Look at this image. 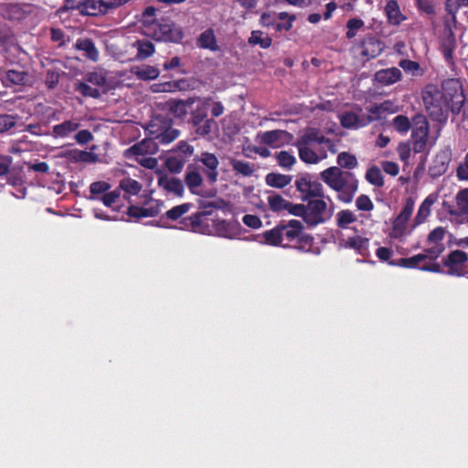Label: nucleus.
<instances>
[{
    "mask_svg": "<svg viewBox=\"0 0 468 468\" xmlns=\"http://www.w3.org/2000/svg\"><path fill=\"white\" fill-rule=\"evenodd\" d=\"M423 101L430 116L439 122L447 119L451 110L458 114L464 102L461 84L456 80H445L441 88L428 85L422 93Z\"/></svg>",
    "mask_w": 468,
    "mask_h": 468,
    "instance_id": "f257e3e1",
    "label": "nucleus"
},
{
    "mask_svg": "<svg viewBox=\"0 0 468 468\" xmlns=\"http://www.w3.org/2000/svg\"><path fill=\"white\" fill-rule=\"evenodd\" d=\"M261 239L262 244L293 248L302 251H308L313 246V238L303 232V223L296 219L277 225L265 231Z\"/></svg>",
    "mask_w": 468,
    "mask_h": 468,
    "instance_id": "f03ea898",
    "label": "nucleus"
},
{
    "mask_svg": "<svg viewBox=\"0 0 468 468\" xmlns=\"http://www.w3.org/2000/svg\"><path fill=\"white\" fill-rule=\"evenodd\" d=\"M300 159L306 164H318L327 158V151L336 153V145L314 129L308 130L296 143Z\"/></svg>",
    "mask_w": 468,
    "mask_h": 468,
    "instance_id": "7ed1b4c3",
    "label": "nucleus"
},
{
    "mask_svg": "<svg viewBox=\"0 0 468 468\" xmlns=\"http://www.w3.org/2000/svg\"><path fill=\"white\" fill-rule=\"evenodd\" d=\"M320 178L337 194L343 203H350L358 189V180L350 172L343 171L338 166H331L320 173Z\"/></svg>",
    "mask_w": 468,
    "mask_h": 468,
    "instance_id": "20e7f679",
    "label": "nucleus"
},
{
    "mask_svg": "<svg viewBox=\"0 0 468 468\" xmlns=\"http://www.w3.org/2000/svg\"><path fill=\"white\" fill-rule=\"evenodd\" d=\"M216 207L212 202L202 201L200 203L201 212L196 213L183 220L186 228H190L194 232H201L208 235H217L218 237L233 239L235 231L233 225L223 218H212V229L205 230L202 227L203 218L212 215V208Z\"/></svg>",
    "mask_w": 468,
    "mask_h": 468,
    "instance_id": "39448f33",
    "label": "nucleus"
},
{
    "mask_svg": "<svg viewBox=\"0 0 468 468\" xmlns=\"http://www.w3.org/2000/svg\"><path fill=\"white\" fill-rule=\"evenodd\" d=\"M415 207V200L412 197H407L402 205L399 213L392 221V227L389 236L395 239H403L410 235L414 229L412 225L409 228V222L412 217Z\"/></svg>",
    "mask_w": 468,
    "mask_h": 468,
    "instance_id": "423d86ee",
    "label": "nucleus"
},
{
    "mask_svg": "<svg viewBox=\"0 0 468 468\" xmlns=\"http://www.w3.org/2000/svg\"><path fill=\"white\" fill-rule=\"evenodd\" d=\"M333 214L324 197L310 200L303 212V219L309 225H318L325 222Z\"/></svg>",
    "mask_w": 468,
    "mask_h": 468,
    "instance_id": "0eeeda50",
    "label": "nucleus"
},
{
    "mask_svg": "<svg viewBox=\"0 0 468 468\" xmlns=\"http://www.w3.org/2000/svg\"><path fill=\"white\" fill-rule=\"evenodd\" d=\"M146 32L156 41L180 42L184 37L182 28L173 23L154 24Z\"/></svg>",
    "mask_w": 468,
    "mask_h": 468,
    "instance_id": "6e6552de",
    "label": "nucleus"
},
{
    "mask_svg": "<svg viewBox=\"0 0 468 468\" xmlns=\"http://www.w3.org/2000/svg\"><path fill=\"white\" fill-rule=\"evenodd\" d=\"M429 122L424 115H416L412 121L411 143L415 153L425 151L428 142Z\"/></svg>",
    "mask_w": 468,
    "mask_h": 468,
    "instance_id": "1a4fd4ad",
    "label": "nucleus"
},
{
    "mask_svg": "<svg viewBox=\"0 0 468 468\" xmlns=\"http://www.w3.org/2000/svg\"><path fill=\"white\" fill-rule=\"evenodd\" d=\"M150 133L160 144H168L179 136V131L171 126L170 122L155 119L149 127Z\"/></svg>",
    "mask_w": 468,
    "mask_h": 468,
    "instance_id": "9d476101",
    "label": "nucleus"
},
{
    "mask_svg": "<svg viewBox=\"0 0 468 468\" xmlns=\"http://www.w3.org/2000/svg\"><path fill=\"white\" fill-rule=\"evenodd\" d=\"M30 4L2 3L0 4V16L10 21H20L34 11Z\"/></svg>",
    "mask_w": 468,
    "mask_h": 468,
    "instance_id": "9b49d317",
    "label": "nucleus"
},
{
    "mask_svg": "<svg viewBox=\"0 0 468 468\" xmlns=\"http://www.w3.org/2000/svg\"><path fill=\"white\" fill-rule=\"evenodd\" d=\"M195 160L203 165L202 172L206 176L208 183H216L218 177L219 165L218 157L214 154L202 152Z\"/></svg>",
    "mask_w": 468,
    "mask_h": 468,
    "instance_id": "f8f14e48",
    "label": "nucleus"
},
{
    "mask_svg": "<svg viewBox=\"0 0 468 468\" xmlns=\"http://www.w3.org/2000/svg\"><path fill=\"white\" fill-rule=\"evenodd\" d=\"M296 188L305 198L307 197H325L324 195L323 185L305 175L295 181Z\"/></svg>",
    "mask_w": 468,
    "mask_h": 468,
    "instance_id": "ddd939ff",
    "label": "nucleus"
},
{
    "mask_svg": "<svg viewBox=\"0 0 468 468\" xmlns=\"http://www.w3.org/2000/svg\"><path fill=\"white\" fill-rule=\"evenodd\" d=\"M341 125L346 129H359L368 125L374 121V117L362 113L359 109L357 112H345L339 115Z\"/></svg>",
    "mask_w": 468,
    "mask_h": 468,
    "instance_id": "4468645a",
    "label": "nucleus"
},
{
    "mask_svg": "<svg viewBox=\"0 0 468 468\" xmlns=\"http://www.w3.org/2000/svg\"><path fill=\"white\" fill-rule=\"evenodd\" d=\"M261 143L270 145L272 148H279L290 144L292 139L291 133L283 130H272L261 133L258 135Z\"/></svg>",
    "mask_w": 468,
    "mask_h": 468,
    "instance_id": "2eb2a0df",
    "label": "nucleus"
},
{
    "mask_svg": "<svg viewBox=\"0 0 468 468\" xmlns=\"http://www.w3.org/2000/svg\"><path fill=\"white\" fill-rule=\"evenodd\" d=\"M452 159V153L450 149L440 151L431 165L429 167L430 176L433 178L439 177L446 173Z\"/></svg>",
    "mask_w": 468,
    "mask_h": 468,
    "instance_id": "dca6fc26",
    "label": "nucleus"
},
{
    "mask_svg": "<svg viewBox=\"0 0 468 468\" xmlns=\"http://www.w3.org/2000/svg\"><path fill=\"white\" fill-rule=\"evenodd\" d=\"M157 149L158 146L153 139H144L127 149L125 156L127 158H139L144 155L154 154L157 152Z\"/></svg>",
    "mask_w": 468,
    "mask_h": 468,
    "instance_id": "f3484780",
    "label": "nucleus"
},
{
    "mask_svg": "<svg viewBox=\"0 0 468 468\" xmlns=\"http://www.w3.org/2000/svg\"><path fill=\"white\" fill-rule=\"evenodd\" d=\"M468 261V254L462 250H454L450 253L444 261V264L449 267L448 273L451 275H463V265Z\"/></svg>",
    "mask_w": 468,
    "mask_h": 468,
    "instance_id": "a211bd4d",
    "label": "nucleus"
},
{
    "mask_svg": "<svg viewBox=\"0 0 468 468\" xmlns=\"http://www.w3.org/2000/svg\"><path fill=\"white\" fill-rule=\"evenodd\" d=\"M456 209H451V216L462 217L458 223L468 222V188L460 190L455 196Z\"/></svg>",
    "mask_w": 468,
    "mask_h": 468,
    "instance_id": "6ab92c4d",
    "label": "nucleus"
},
{
    "mask_svg": "<svg viewBox=\"0 0 468 468\" xmlns=\"http://www.w3.org/2000/svg\"><path fill=\"white\" fill-rule=\"evenodd\" d=\"M437 197L433 194L429 195L420 204L418 208L417 214L412 221V229L423 224L431 216V207L436 202Z\"/></svg>",
    "mask_w": 468,
    "mask_h": 468,
    "instance_id": "aec40b11",
    "label": "nucleus"
},
{
    "mask_svg": "<svg viewBox=\"0 0 468 468\" xmlns=\"http://www.w3.org/2000/svg\"><path fill=\"white\" fill-rule=\"evenodd\" d=\"M158 186L168 193L181 197L184 193V185L180 179L165 174L158 175Z\"/></svg>",
    "mask_w": 468,
    "mask_h": 468,
    "instance_id": "412c9836",
    "label": "nucleus"
},
{
    "mask_svg": "<svg viewBox=\"0 0 468 468\" xmlns=\"http://www.w3.org/2000/svg\"><path fill=\"white\" fill-rule=\"evenodd\" d=\"M80 123L74 120H67L61 123L56 124L52 127L51 135L54 138H68L71 133L76 132Z\"/></svg>",
    "mask_w": 468,
    "mask_h": 468,
    "instance_id": "4be33fe9",
    "label": "nucleus"
},
{
    "mask_svg": "<svg viewBox=\"0 0 468 468\" xmlns=\"http://www.w3.org/2000/svg\"><path fill=\"white\" fill-rule=\"evenodd\" d=\"M97 0H66L67 9H76L88 16H96Z\"/></svg>",
    "mask_w": 468,
    "mask_h": 468,
    "instance_id": "5701e85b",
    "label": "nucleus"
},
{
    "mask_svg": "<svg viewBox=\"0 0 468 468\" xmlns=\"http://www.w3.org/2000/svg\"><path fill=\"white\" fill-rule=\"evenodd\" d=\"M192 204L190 203H183L178 206H175L172 208L168 209L165 215L162 216V219H168L172 221H177L181 219L180 223L183 225L181 227V229H191L190 228H186L185 224L183 223V220L186 218H183L184 215H186L192 207Z\"/></svg>",
    "mask_w": 468,
    "mask_h": 468,
    "instance_id": "b1692460",
    "label": "nucleus"
},
{
    "mask_svg": "<svg viewBox=\"0 0 468 468\" xmlns=\"http://www.w3.org/2000/svg\"><path fill=\"white\" fill-rule=\"evenodd\" d=\"M376 80L382 85H391L401 79V71L398 68H388L377 71Z\"/></svg>",
    "mask_w": 468,
    "mask_h": 468,
    "instance_id": "393cba45",
    "label": "nucleus"
},
{
    "mask_svg": "<svg viewBox=\"0 0 468 468\" xmlns=\"http://www.w3.org/2000/svg\"><path fill=\"white\" fill-rule=\"evenodd\" d=\"M76 49L82 51L83 55L91 61H98L99 50L90 38H80L75 43Z\"/></svg>",
    "mask_w": 468,
    "mask_h": 468,
    "instance_id": "a878e982",
    "label": "nucleus"
},
{
    "mask_svg": "<svg viewBox=\"0 0 468 468\" xmlns=\"http://www.w3.org/2000/svg\"><path fill=\"white\" fill-rule=\"evenodd\" d=\"M384 45L381 41L374 37H368L362 43L361 54L367 58H373L381 54Z\"/></svg>",
    "mask_w": 468,
    "mask_h": 468,
    "instance_id": "bb28decb",
    "label": "nucleus"
},
{
    "mask_svg": "<svg viewBox=\"0 0 468 468\" xmlns=\"http://www.w3.org/2000/svg\"><path fill=\"white\" fill-rule=\"evenodd\" d=\"M131 72L141 80H153L160 75V70L151 65L133 66L131 69Z\"/></svg>",
    "mask_w": 468,
    "mask_h": 468,
    "instance_id": "cd10ccee",
    "label": "nucleus"
},
{
    "mask_svg": "<svg viewBox=\"0 0 468 468\" xmlns=\"http://www.w3.org/2000/svg\"><path fill=\"white\" fill-rule=\"evenodd\" d=\"M162 204L155 202L148 207H141L136 206H131L128 209V214L133 218H147L154 217L161 211Z\"/></svg>",
    "mask_w": 468,
    "mask_h": 468,
    "instance_id": "c85d7f7f",
    "label": "nucleus"
},
{
    "mask_svg": "<svg viewBox=\"0 0 468 468\" xmlns=\"http://www.w3.org/2000/svg\"><path fill=\"white\" fill-rule=\"evenodd\" d=\"M2 81L7 87L24 85L28 81V75L24 70L9 69L2 77Z\"/></svg>",
    "mask_w": 468,
    "mask_h": 468,
    "instance_id": "c756f323",
    "label": "nucleus"
},
{
    "mask_svg": "<svg viewBox=\"0 0 468 468\" xmlns=\"http://www.w3.org/2000/svg\"><path fill=\"white\" fill-rule=\"evenodd\" d=\"M346 248L353 249L361 255L368 253L369 239L361 236L349 237L343 240Z\"/></svg>",
    "mask_w": 468,
    "mask_h": 468,
    "instance_id": "7c9ffc66",
    "label": "nucleus"
},
{
    "mask_svg": "<svg viewBox=\"0 0 468 468\" xmlns=\"http://www.w3.org/2000/svg\"><path fill=\"white\" fill-rule=\"evenodd\" d=\"M197 46L201 48L208 49L210 51H218L219 47L217 43L214 30L208 28L202 32L197 38Z\"/></svg>",
    "mask_w": 468,
    "mask_h": 468,
    "instance_id": "2f4dec72",
    "label": "nucleus"
},
{
    "mask_svg": "<svg viewBox=\"0 0 468 468\" xmlns=\"http://www.w3.org/2000/svg\"><path fill=\"white\" fill-rule=\"evenodd\" d=\"M385 13L388 22L392 25H399L405 20V16L401 14L398 3L394 0H389L387 3Z\"/></svg>",
    "mask_w": 468,
    "mask_h": 468,
    "instance_id": "473e14b6",
    "label": "nucleus"
},
{
    "mask_svg": "<svg viewBox=\"0 0 468 468\" xmlns=\"http://www.w3.org/2000/svg\"><path fill=\"white\" fill-rule=\"evenodd\" d=\"M456 48V41L452 33L447 34L441 42V52L445 60L449 64L453 63V50Z\"/></svg>",
    "mask_w": 468,
    "mask_h": 468,
    "instance_id": "72a5a7b5",
    "label": "nucleus"
},
{
    "mask_svg": "<svg viewBox=\"0 0 468 468\" xmlns=\"http://www.w3.org/2000/svg\"><path fill=\"white\" fill-rule=\"evenodd\" d=\"M265 180L270 186L282 188L291 183L292 177L286 175L270 173L266 176Z\"/></svg>",
    "mask_w": 468,
    "mask_h": 468,
    "instance_id": "f704fd0d",
    "label": "nucleus"
},
{
    "mask_svg": "<svg viewBox=\"0 0 468 468\" xmlns=\"http://www.w3.org/2000/svg\"><path fill=\"white\" fill-rule=\"evenodd\" d=\"M270 208L274 212H281L283 210L291 211L292 204L287 202L282 196L273 194L270 195L267 198Z\"/></svg>",
    "mask_w": 468,
    "mask_h": 468,
    "instance_id": "c9c22d12",
    "label": "nucleus"
},
{
    "mask_svg": "<svg viewBox=\"0 0 468 468\" xmlns=\"http://www.w3.org/2000/svg\"><path fill=\"white\" fill-rule=\"evenodd\" d=\"M426 259H428L427 254L420 253L410 258H401L397 262L388 261V264L392 266L397 265L404 268H416L421 261H423Z\"/></svg>",
    "mask_w": 468,
    "mask_h": 468,
    "instance_id": "e433bc0d",
    "label": "nucleus"
},
{
    "mask_svg": "<svg viewBox=\"0 0 468 468\" xmlns=\"http://www.w3.org/2000/svg\"><path fill=\"white\" fill-rule=\"evenodd\" d=\"M336 224L342 229H349L350 225L356 221V214L348 209L341 210L336 214Z\"/></svg>",
    "mask_w": 468,
    "mask_h": 468,
    "instance_id": "4c0bfd02",
    "label": "nucleus"
},
{
    "mask_svg": "<svg viewBox=\"0 0 468 468\" xmlns=\"http://www.w3.org/2000/svg\"><path fill=\"white\" fill-rule=\"evenodd\" d=\"M133 46L137 49L136 56L139 59H145V58H149L150 56H152L154 53V50H155L154 44L145 39L137 40L133 44Z\"/></svg>",
    "mask_w": 468,
    "mask_h": 468,
    "instance_id": "58836bf2",
    "label": "nucleus"
},
{
    "mask_svg": "<svg viewBox=\"0 0 468 468\" xmlns=\"http://www.w3.org/2000/svg\"><path fill=\"white\" fill-rule=\"evenodd\" d=\"M229 165L232 166V169L236 174L241 175L243 176H250L254 173L253 166L248 162L230 158Z\"/></svg>",
    "mask_w": 468,
    "mask_h": 468,
    "instance_id": "ea45409f",
    "label": "nucleus"
},
{
    "mask_svg": "<svg viewBox=\"0 0 468 468\" xmlns=\"http://www.w3.org/2000/svg\"><path fill=\"white\" fill-rule=\"evenodd\" d=\"M271 38L261 31L254 30L249 38L250 45H259L262 48H268L271 45Z\"/></svg>",
    "mask_w": 468,
    "mask_h": 468,
    "instance_id": "a19ab883",
    "label": "nucleus"
},
{
    "mask_svg": "<svg viewBox=\"0 0 468 468\" xmlns=\"http://www.w3.org/2000/svg\"><path fill=\"white\" fill-rule=\"evenodd\" d=\"M119 187L126 194L135 196L140 193L142 185L133 178L125 177L120 181Z\"/></svg>",
    "mask_w": 468,
    "mask_h": 468,
    "instance_id": "79ce46f5",
    "label": "nucleus"
},
{
    "mask_svg": "<svg viewBox=\"0 0 468 468\" xmlns=\"http://www.w3.org/2000/svg\"><path fill=\"white\" fill-rule=\"evenodd\" d=\"M277 18L281 20V22L275 24V29L277 31H289L292 27V23L296 19V16L287 12H280L277 15Z\"/></svg>",
    "mask_w": 468,
    "mask_h": 468,
    "instance_id": "37998d69",
    "label": "nucleus"
},
{
    "mask_svg": "<svg viewBox=\"0 0 468 468\" xmlns=\"http://www.w3.org/2000/svg\"><path fill=\"white\" fill-rule=\"evenodd\" d=\"M194 123L197 127V133L202 136L210 133L212 127L215 125V122L213 120L199 116L194 118Z\"/></svg>",
    "mask_w": 468,
    "mask_h": 468,
    "instance_id": "c03bdc74",
    "label": "nucleus"
},
{
    "mask_svg": "<svg viewBox=\"0 0 468 468\" xmlns=\"http://www.w3.org/2000/svg\"><path fill=\"white\" fill-rule=\"evenodd\" d=\"M185 181L192 193H197V189L202 185L203 178L197 171H188L186 173Z\"/></svg>",
    "mask_w": 468,
    "mask_h": 468,
    "instance_id": "a18cd8bd",
    "label": "nucleus"
},
{
    "mask_svg": "<svg viewBox=\"0 0 468 468\" xmlns=\"http://www.w3.org/2000/svg\"><path fill=\"white\" fill-rule=\"evenodd\" d=\"M337 164L339 168L354 169L357 166L358 162L354 154L347 152H342L337 156Z\"/></svg>",
    "mask_w": 468,
    "mask_h": 468,
    "instance_id": "49530a36",
    "label": "nucleus"
},
{
    "mask_svg": "<svg viewBox=\"0 0 468 468\" xmlns=\"http://www.w3.org/2000/svg\"><path fill=\"white\" fill-rule=\"evenodd\" d=\"M392 126L399 133L406 134L411 127V122L407 116L397 115L392 120Z\"/></svg>",
    "mask_w": 468,
    "mask_h": 468,
    "instance_id": "de8ad7c7",
    "label": "nucleus"
},
{
    "mask_svg": "<svg viewBox=\"0 0 468 468\" xmlns=\"http://www.w3.org/2000/svg\"><path fill=\"white\" fill-rule=\"evenodd\" d=\"M128 0H97L96 16L105 14L109 9L123 5Z\"/></svg>",
    "mask_w": 468,
    "mask_h": 468,
    "instance_id": "09e8293b",
    "label": "nucleus"
},
{
    "mask_svg": "<svg viewBox=\"0 0 468 468\" xmlns=\"http://www.w3.org/2000/svg\"><path fill=\"white\" fill-rule=\"evenodd\" d=\"M276 159L279 165L287 170H290L296 162L295 156L287 151L279 152L276 155Z\"/></svg>",
    "mask_w": 468,
    "mask_h": 468,
    "instance_id": "8fccbe9b",
    "label": "nucleus"
},
{
    "mask_svg": "<svg viewBox=\"0 0 468 468\" xmlns=\"http://www.w3.org/2000/svg\"><path fill=\"white\" fill-rule=\"evenodd\" d=\"M86 80L97 87H102L106 84V72L102 69L90 72L86 76Z\"/></svg>",
    "mask_w": 468,
    "mask_h": 468,
    "instance_id": "3c124183",
    "label": "nucleus"
},
{
    "mask_svg": "<svg viewBox=\"0 0 468 468\" xmlns=\"http://www.w3.org/2000/svg\"><path fill=\"white\" fill-rule=\"evenodd\" d=\"M120 197V191L119 190H113L109 193H105L101 197H90V199L92 200H100L101 201L106 207H112L113 205H115Z\"/></svg>",
    "mask_w": 468,
    "mask_h": 468,
    "instance_id": "603ef678",
    "label": "nucleus"
},
{
    "mask_svg": "<svg viewBox=\"0 0 468 468\" xmlns=\"http://www.w3.org/2000/svg\"><path fill=\"white\" fill-rule=\"evenodd\" d=\"M366 179L376 186H381L384 184L381 171L376 166H373L367 171Z\"/></svg>",
    "mask_w": 468,
    "mask_h": 468,
    "instance_id": "864d4df0",
    "label": "nucleus"
},
{
    "mask_svg": "<svg viewBox=\"0 0 468 468\" xmlns=\"http://www.w3.org/2000/svg\"><path fill=\"white\" fill-rule=\"evenodd\" d=\"M445 233L446 230L443 227H437L429 233L427 242L433 245H443Z\"/></svg>",
    "mask_w": 468,
    "mask_h": 468,
    "instance_id": "5fc2aeb1",
    "label": "nucleus"
},
{
    "mask_svg": "<svg viewBox=\"0 0 468 468\" xmlns=\"http://www.w3.org/2000/svg\"><path fill=\"white\" fill-rule=\"evenodd\" d=\"M75 90L85 97L98 98L101 95L97 88H92L85 82L76 83Z\"/></svg>",
    "mask_w": 468,
    "mask_h": 468,
    "instance_id": "6e6d98bb",
    "label": "nucleus"
},
{
    "mask_svg": "<svg viewBox=\"0 0 468 468\" xmlns=\"http://www.w3.org/2000/svg\"><path fill=\"white\" fill-rule=\"evenodd\" d=\"M17 116L12 114H0V133H4L16 124Z\"/></svg>",
    "mask_w": 468,
    "mask_h": 468,
    "instance_id": "4d7b16f0",
    "label": "nucleus"
},
{
    "mask_svg": "<svg viewBox=\"0 0 468 468\" xmlns=\"http://www.w3.org/2000/svg\"><path fill=\"white\" fill-rule=\"evenodd\" d=\"M356 207L360 211H371L374 208V204L367 196L360 195L356 200Z\"/></svg>",
    "mask_w": 468,
    "mask_h": 468,
    "instance_id": "13d9d810",
    "label": "nucleus"
},
{
    "mask_svg": "<svg viewBox=\"0 0 468 468\" xmlns=\"http://www.w3.org/2000/svg\"><path fill=\"white\" fill-rule=\"evenodd\" d=\"M456 177L459 181H468V151L463 161L457 166Z\"/></svg>",
    "mask_w": 468,
    "mask_h": 468,
    "instance_id": "bf43d9fd",
    "label": "nucleus"
},
{
    "mask_svg": "<svg viewBox=\"0 0 468 468\" xmlns=\"http://www.w3.org/2000/svg\"><path fill=\"white\" fill-rule=\"evenodd\" d=\"M364 25V22L361 20V19H357V18H352L350 20H348L347 22V32H346V37L348 38H353L357 31L363 27Z\"/></svg>",
    "mask_w": 468,
    "mask_h": 468,
    "instance_id": "052dcab7",
    "label": "nucleus"
},
{
    "mask_svg": "<svg viewBox=\"0 0 468 468\" xmlns=\"http://www.w3.org/2000/svg\"><path fill=\"white\" fill-rule=\"evenodd\" d=\"M60 73L56 69H48L45 78V84L48 89H54L59 81Z\"/></svg>",
    "mask_w": 468,
    "mask_h": 468,
    "instance_id": "680f3d73",
    "label": "nucleus"
},
{
    "mask_svg": "<svg viewBox=\"0 0 468 468\" xmlns=\"http://www.w3.org/2000/svg\"><path fill=\"white\" fill-rule=\"evenodd\" d=\"M111 188L110 184H108L105 181H97L93 182L90 186V190L91 195H99V194H105L109 189Z\"/></svg>",
    "mask_w": 468,
    "mask_h": 468,
    "instance_id": "e2e57ef3",
    "label": "nucleus"
},
{
    "mask_svg": "<svg viewBox=\"0 0 468 468\" xmlns=\"http://www.w3.org/2000/svg\"><path fill=\"white\" fill-rule=\"evenodd\" d=\"M195 102V99H188L187 101H176L172 102L171 110L175 112L185 113L186 107L190 106Z\"/></svg>",
    "mask_w": 468,
    "mask_h": 468,
    "instance_id": "0e129e2a",
    "label": "nucleus"
},
{
    "mask_svg": "<svg viewBox=\"0 0 468 468\" xmlns=\"http://www.w3.org/2000/svg\"><path fill=\"white\" fill-rule=\"evenodd\" d=\"M463 6H468V0H447L446 2V9L450 14H454Z\"/></svg>",
    "mask_w": 468,
    "mask_h": 468,
    "instance_id": "69168bd1",
    "label": "nucleus"
},
{
    "mask_svg": "<svg viewBox=\"0 0 468 468\" xmlns=\"http://www.w3.org/2000/svg\"><path fill=\"white\" fill-rule=\"evenodd\" d=\"M242 222L252 229H259L261 227V220L258 216L247 214L242 218Z\"/></svg>",
    "mask_w": 468,
    "mask_h": 468,
    "instance_id": "338daca9",
    "label": "nucleus"
},
{
    "mask_svg": "<svg viewBox=\"0 0 468 468\" xmlns=\"http://www.w3.org/2000/svg\"><path fill=\"white\" fill-rule=\"evenodd\" d=\"M76 142L80 144H86L92 141L93 135L88 130H80L74 136Z\"/></svg>",
    "mask_w": 468,
    "mask_h": 468,
    "instance_id": "774afa93",
    "label": "nucleus"
}]
</instances>
